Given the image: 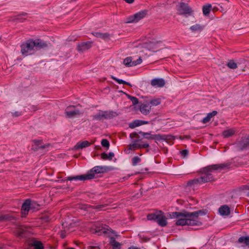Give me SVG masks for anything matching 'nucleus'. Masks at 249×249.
Masks as SVG:
<instances>
[{
	"mask_svg": "<svg viewBox=\"0 0 249 249\" xmlns=\"http://www.w3.org/2000/svg\"><path fill=\"white\" fill-rule=\"evenodd\" d=\"M140 161L141 159L138 156H135L132 159V164L133 166H136Z\"/></svg>",
	"mask_w": 249,
	"mask_h": 249,
	"instance_id": "nucleus-37",
	"label": "nucleus"
},
{
	"mask_svg": "<svg viewBox=\"0 0 249 249\" xmlns=\"http://www.w3.org/2000/svg\"><path fill=\"white\" fill-rule=\"evenodd\" d=\"M142 124V121L141 120H136L132 123H131L129 126L131 128H134L136 127L139 126Z\"/></svg>",
	"mask_w": 249,
	"mask_h": 249,
	"instance_id": "nucleus-29",
	"label": "nucleus"
},
{
	"mask_svg": "<svg viewBox=\"0 0 249 249\" xmlns=\"http://www.w3.org/2000/svg\"><path fill=\"white\" fill-rule=\"evenodd\" d=\"M165 84V82L163 78H155L151 81V85L157 88L163 87Z\"/></svg>",
	"mask_w": 249,
	"mask_h": 249,
	"instance_id": "nucleus-16",
	"label": "nucleus"
},
{
	"mask_svg": "<svg viewBox=\"0 0 249 249\" xmlns=\"http://www.w3.org/2000/svg\"><path fill=\"white\" fill-rule=\"evenodd\" d=\"M142 124H147L148 123V122L142 121Z\"/></svg>",
	"mask_w": 249,
	"mask_h": 249,
	"instance_id": "nucleus-54",
	"label": "nucleus"
},
{
	"mask_svg": "<svg viewBox=\"0 0 249 249\" xmlns=\"http://www.w3.org/2000/svg\"><path fill=\"white\" fill-rule=\"evenodd\" d=\"M83 112L76 109L74 106H69L65 109V114L67 117L72 118L83 114Z\"/></svg>",
	"mask_w": 249,
	"mask_h": 249,
	"instance_id": "nucleus-8",
	"label": "nucleus"
},
{
	"mask_svg": "<svg viewBox=\"0 0 249 249\" xmlns=\"http://www.w3.org/2000/svg\"><path fill=\"white\" fill-rule=\"evenodd\" d=\"M140 237H141V240L143 242H146L150 240V238H149L148 237L144 236H141Z\"/></svg>",
	"mask_w": 249,
	"mask_h": 249,
	"instance_id": "nucleus-46",
	"label": "nucleus"
},
{
	"mask_svg": "<svg viewBox=\"0 0 249 249\" xmlns=\"http://www.w3.org/2000/svg\"><path fill=\"white\" fill-rule=\"evenodd\" d=\"M128 98L131 101L133 105H137L138 104V99L135 97L131 96L129 95H127Z\"/></svg>",
	"mask_w": 249,
	"mask_h": 249,
	"instance_id": "nucleus-40",
	"label": "nucleus"
},
{
	"mask_svg": "<svg viewBox=\"0 0 249 249\" xmlns=\"http://www.w3.org/2000/svg\"><path fill=\"white\" fill-rule=\"evenodd\" d=\"M204 26L203 25H201L198 24H196L193 26H191L190 28V29L192 32H200L204 29Z\"/></svg>",
	"mask_w": 249,
	"mask_h": 249,
	"instance_id": "nucleus-26",
	"label": "nucleus"
},
{
	"mask_svg": "<svg viewBox=\"0 0 249 249\" xmlns=\"http://www.w3.org/2000/svg\"><path fill=\"white\" fill-rule=\"evenodd\" d=\"M152 140H165L166 139V136L165 135H162L161 134H155L153 135V137L152 138Z\"/></svg>",
	"mask_w": 249,
	"mask_h": 249,
	"instance_id": "nucleus-30",
	"label": "nucleus"
},
{
	"mask_svg": "<svg viewBox=\"0 0 249 249\" xmlns=\"http://www.w3.org/2000/svg\"><path fill=\"white\" fill-rule=\"evenodd\" d=\"M29 249H44L42 243L39 241L33 240L29 244Z\"/></svg>",
	"mask_w": 249,
	"mask_h": 249,
	"instance_id": "nucleus-15",
	"label": "nucleus"
},
{
	"mask_svg": "<svg viewBox=\"0 0 249 249\" xmlns=\"http://www.w3.org/2000/svg\"><path fill=\"white\" fill-rule=\"evenodd\" d=\"M65 236L64 234H63L62 233L61 234V237H62V238H64V237H65Z\"/></svg>",
	"mask_w": 249,
	"mask_h": 249,
	"instance_id": "nucleus-55",
	"label": "nucleus"
},
{
	"mask_svg": "<svg viewBox=\"0 0 249 249\" xmlns=\"http://www.w3.org/2000/svg\"><path fill=\"white\" fill-rule=\"evenodd\" d=\"M110 244L112 246L113 249H120L121 248V244L117 242L113 237L110 239Z\"/></svg>",
	"mask_w": 249,
	"mask_h": 249,
	"instance_id": "nucleus-24",
	"label": "nucleus"
},
{
	"mask_svg": "<svg viewBox=\"0 0 249 249\" xmlns=\"http://www.w3.org/2000/svg\"><path fill=\"white\" fill-rule=\"evenodd\" d=\"M111 78L112 79H113L114 80H115V81H116L117 82H118V83L121 84H124V83H126V81L123 80H122V79H118L116 77H114L113 76H111Z\"/></svg>",
	"mask_w": 249,
	"mask_h": 249,
	"instance_id": "nucleus-41",
	"label": "nucleus"
},
{
	"mask_svg": "<svg viewBox=\"0 0 249 249\" xmlns=\"http://www.w3.org/2000/svg\"><path fill=\"white\" fill-rule=\"evenodd\" d=\"M102 159L104 160H111L114 156V153L110 152L108 154L106 153H102L101 154Z\"/></svg>",
	"mask_w": 249,
	"mask_h": 249,
	"instance_id": "nucleus-25",
	"label": "nucleus"
},
{
	"mask_svg": "<svg viewBox=\"0 0 249 249\" xmlns=\"http://www.w3.org/2000/svg\"><path fill=\"white\" fill-rule=\"evenodd\" d=\"M147 218L148 220L156 221L159 226L162 227L166 226L167 224V218L164 215V213L161 211L148 214Z\"/></svg>",
	"mask_w": 249,
	"mask_h": 249,
	"instance_id": "nucleus-6",
	"label": "nucleus"
},
{
	"mask_svg": "<svg viewBox=\"0 0 249 249\" xmlns=\"http://www.w3.org/2000/svg\"><path fill=\"white\" fill-rule=\"evenodd\" d=\"M217 114V112L216 111H213L212 112L209 113L207 116L203 119L202 122L204 124L208 123L213 117L215 116Z\"/></svg>",
	"mask_w": 249,
	"mask_h": 249,
	"instance_id": "nucleus-23",
	"label": "nucleus"
},
{
	"mask_svg": "<svg viewBox=\"0 0 249 249\" xmlns=\"http://www.w3.org/2000/svg\"><path fill=\"white\" fill-rule=\"evenodd\" d=\"M92 34L95 37L103 39H108L109 37V34L107 33H102L100 32H93Z\"/></svg>",
	"mask_w": 249,
	"mask_h": 249,
	"instance_id": "nucleus-21",
	"label": "nucleus"
},
{
	"mask_svg": "<svg viewBox=\"0 0 249 249\" xmlns=\"http://www.w3.org/2000/svg\"><path fill=\"white\" fill-rule=\"evenodd\" d=\"M180 152L181 155L183 157H186L188 154V151L186 149L183 150Z\"/></svg>",
	"mask_w": 249,
	"mask_h": 249,
	"instance_id": "nucleus-47",
	"label": "nucleus"
},
{
	"mask_svg": "<svg viewBox=\"0 0 249 249\" xmlns=\"http://www.w3.org/2000/svg\"><path fill=\"white\" fill-rule=\"evenodd\" d=\"M101 144L103 147H105L107 149L109 148L110 145L107 139H103L101 141Z\"/></svg>",
	"mask_w": 249,
	"mask_h": 249,
	"instance_id": "nucleus-39",
	"label": "nucleus"
},
{
	"mask_svg": "<svg viewBox=\"0 0 249 249\" xmlns=\"http://www.w3.org/2000/svg\"><path fill=\"white\" fill-rule=\"evenodd\" d=\"M177 6V11L180 15H184L187 17L191 15L193 13V10L188 4L185 2H180Z\"/></svg>",
	"mask_w": 249,
	"mask_h": 249,
	"instance_id": "nucleus-7",
	"label": "nucleus"
},
{
	"mask_svg": "<svg viewBox=\"0 0 249 249\" xmlns=\"http://www.w3.org/2000/svg\"><path fill=\"white\" fill-rule=\"evenodd\" d=\"M16 214L15 213H5L1 214L0 215V221L4 222V221H15L16 220Z\"/></svg>",
	"mask_w": 249,
	"mask_h": 249,
	"instance_id": "nucleus-13",
	"label": "nucleus"
},
{
	"mask_svg": "<svg viewBox=\"0 0 249 249\" xmlns=\"http://www.w3.org/2000/svg\"><path fill=\"white\" fill-rule=\"evenodd\" d=\"M212 8V5L211 4H208L204 5L203 7V13L205 16H207L209 14Z\"/></svg>",
	"mask_w": 249,
	"mask_h": 249,
	"instance_id": "nucleus-28",
	"label": "nucleus"
},
{
	"mask_svg": "<svg viewBox=\"0 0 249 249\" xmlns=\"http://www.w3.org/2000/svg\"><path fill=\"white\" fill-rule=\"evenodd\" d=\"M49 145H50V144H49L41 145L40 146H36L34 145H33V149L35 151H37L40 149H45L46 148H47L49 146Z\"/></svg>",
	"mask_w": 249,
	"mask_h": 249,
	"instance_id": "nucleus-38",
	"label": "nucleus"
},
{
	"mask_svg": "<svg viewBox=\"0 0 249 249\" xmlns=\"http://www.w3.org/2000/svg\"><path fill=\"white\" fill-rule=\"evenodd\" d=\"M90 145V143L87 141H84L81 142H78L74 146V149L76 150H79L89 146Z\"/></svg>",
	"mask_w": 249,
	"mask_h": 249,
	"instance_id": "nucleus-19",
	"label": "nucleus"
},
{
	"mask_svg": "<svg viewBox=\"0 0 249 249\" xmlns=\"http://www.w3.org/2000/svg\"><path fill=\"white\" fill-rule=\"evenodd\" d=\"M95 232L98 233V235H101L102 233H106L107 231L103 227H102L101 228H100V227H97L95 230Z\"/></svg>",
	"mask_w": 249,
	"mask_h": 249,
	"instance_id": "nucleus-36",
	"label": "nucleus"
},
{
	"mask_svg": "<svg viewBox=\"0 0 249 249\" xmlns=\"http://www.w3.org/2000/svg\"><path fill=\"white\" fill-rule=\"evenodd\" d=\"M160 102L161 101L160 99L155 98L151 100L149 102V104H150L151 106H156L160 105Z\"/></svg>",
	"mask_w": 249,
	"mask_h": 249,
	"instance_id": "nucleus-31",
	"label": "nucleus"
},
{
	"mask_svg": "<svg viewBox=\"0 0 249 249\" xmlns=\"http://www.w3.org/2000/svg\"><path fill=\"white\" fill-rule=\"evenodd\" d=\"M206 210H201L194 212L183 211L181 212H173L170 214L171 218H177L176 224L178 226H200L202 223L199 221L198 217L205 215L207 213Z\"/></svg>",
	"mask_w": 249,
	"mask_h": 249,
	"instance_id": "nucleus-1",
	"label": "nucleus"
},
{
	"mask_svg": "<svg viewBox=\"0 0 249 249\" xmlns=\"http://www.w3.org/2000/svg\"><path fill=\"white\" fill-rule=\"evenodd\" d=\"M35 204V202L31 201L30 199L25 201L21 207V213L23 216H25L28 214L29 210L33 208Z\"/></svg>",
	"mask_w": 249,
	"mask_h": 249,
	"instance_id": "nucleus-10",
	"label": "nucleus"
},
{
	"mask_svg": "<svg viewBox=\"0 0 249 249\" xmlns=\"http://www.w3.org/2000/svg\"><path fill=\"white\" fill-rule=\"evenodd\" d=\"M138 137V134L136 132L132 133L130 134V137L131 138H137Z\"/></svg>",
	"mask_w": 249,
	"mask_h": 249,
	"instance_id": "nucleus-48",
	"label": "nucleus"
},
{
	"mask_svg": "<svg viewBox=\"0 0 249 249\" xmlns=\"http://www.w3.org/2000/svg\"><path fill=\"white\" fill-rule=\"evenodd\" d=\"M197 178L189 180L187 183V186H192L195 184H199Z\"/></svg>",
	"mask_w": 249,
	"mask_h": 249,
	"instance_id": "nucleus-32",
	"label": "nucleus"
},
{
	"mask_svg": "<svg viewBox=\"0 0 249 249\" xmlns=\"http://www.w3.org/2000/svg\"><path fill=\"white\" fill-rule=\"evenodd\" d=\"M12 115L13 117H18L21 115V112L19 111H15L14 112H12Z\"/></svg>",
	"mask_w": 249,
	"mask_h": 249,
	"instance_id": "nucleus-45",
	"label": "nucleus"
},
{
	"mask_svg": "<svg viewBox=\"0 0 249 249\" xmlns=\"http://www.w3.org/2000/svg\"><path fill=\"white\" fill-rule=\"evenodd\" d=\"M91 248H93L94 247H92V246H90V247Z\"/></svg>",
	"mask_w": 249,
	"mask_h": 249,
	"instance_id": "nucleus-57",
	"label": "nucleus"
},
{
	"mask_svg": "<svg viewBox=\"0 0 249 249\" xmlns=\"http://www.w3.org/2000/svg\"><path fill=\"white\" fill-rule=\"evenodd\" d=\"M236 130L234 128L227 129L222 132V136L224 138H229L232 136L235 133Z\"/></svg>",
	"mask_w": 249,
	"mask_h": 249,
	"instance_id": "nucleus-20",
	"label": "nucleus"
},
{
	"mask_svg": "<svg viewBox=\"0 0 249 249\" xmlns=\"http://www.w3.org/2000/svg\"><path fill=\"white\" fill-rule=\"evenodd\" d=\"M128 249H141L140 248H138V247H136L135 246H131V247H129L128 248Z\"/></svg>",
	"mask_w": 249,
	"mask_h": 249,
	"instance_id": "nucleus-50",
	"label": "nucleus"
},
{
	"mask_svg": "<svg viewBox=\"0 0 249 249\" xmlns=\"http://www.w3.org/2000/svg\"><path fill=\"white\" fill-rule=\"evenodd\" d=\"M238 148L242 151L249 148V136L242 139L238 144Z\"/></svg>",
	"mask_w": 249,
	"mask_h": 249,
	"instance_id": "nucleus-14",
	"label": "nucleus"
},
{
	"mask_svg": "<svg viewBox=\"0 0 249 249\" xmlns=\"http://www.w3.org/2000/svg\"><path fill=\"white\" fill-rule=\"evenodd\" d=\"M139 133L142 135L145 138L148 140H152V138L153 137V135L150 133L143 132L142 131H140Z\"/></svg>",
	"mask_w": 249,
	"mask_h": 249,
	"instance_id": "nucleus-35",
	"label": "nucleus"
},
{
	"mask_svg": "<svg viewBox=\"0 0 249 249\" xmlns=\"http://www.w3.org/2000/svg\"><path fill=\"white\" fill-rule=\"evenodd\" d=\"M142 62V59L140 57L138 59L135 61L132 60V57H127L124 60V64L126 67H132L141 64Z\"/></svg>",
	"mask_w": 249,
	"mask_h": 249,
	"instance_id": "nucleus-11",
	"label": "nucleus"
},
{
	"mask_svg": "<svg viewBox=\"0 0 249 249\" xmlns=\"http://www.w3.org/2000/svg\"><path fill=\"white\" fill-rule=\"evenodd\" d=\"M151 107V106L149 104H143L141 105L140 110L143 114L147 115L149 113Z\"/></svg>",
	"mask_w": 249,
	"mask_h": 249,
	"instance_id": "nucleus-18",
	"label": "nucleus"
},
{
	"mask_svg": "<svg viewBox=\"0 0 249 249\" xmlns=\"http://www.w3.org/2000/svg\"><path fill=\"white\" fill-rule=\"evenodd\" d=\"M227 66L229 68L232 69H234L237 68V64L232 60L229 61L227 64Z\"/></svg>",
	"mask_w": 249,
	"mask_h": 249,
	"instance_id": "nucleus-33",
	"label": "nucleus"
},
{
	"mask_svg": "<svg viewBox=\"0 0 249 249\" xmlns=\"http://www.w3.org/2000/svg\"><path fill=\"white\" fill-rule=\"evenodd\" d=\"M239 243H244L246 246L249 247V237L247 236L240 237L238 240Z\"/></svg>",
	"mask_w": 249,
	"mask_h": 249,
	"instance_id": "nucleus-27",
	"label": "nucleus"
},
{
	"mask_svg": "<svg viewBox=\"0 0 249 249\" xmlns=\"http://www.w3.org/2000/svg\"><path fill=\"white\" fill-rule=\"evenodd\" d=\"M124 84L128 85V86H131V87L132 86V85H131L130 83H129L128 82H126V83H124Z\"/></svg>",
	"mask_w": 249,
	"mask_h": 249,
	"instance_id": "nucleus-53",
	"label": "nucleus"
},
{
	"mask_svg": "<svg viewBox=\"0 0 249 249\" xmlns=\"http://www.w3.org/2000/svg\"><path fill=\"white\" fill-rule=\"evenodd\" d=\"M33 142H34V145L36 146H40L41 145H42V140H35L33 141Z\"/></svg>",
	"mask_w": 249,
	"mask_h": 249,
	"instance_id": "nucleus-43",
	"label": "nucleus"
},
{
	"mask_svg": "<svg viewBox=\"0 0 249 249\" xmlns=\"http://www.w3.org/2000/svg\"><path fill=\"white\" fill-rule=\"evenodd\" d=\"M107 167L102 166H96L89 171L87 174L75 177L70 176L67 179L70 181L73 180H86L93 179L95 178V174L103 173L107 170Z\"/></svg>",
	"mask_w": 249,
	"mask_h": 249,
	"instance_id": "nucleus-4",
	"label": "nucleus"
},
{
	"mask_svg": "<svg viewBox=\"0 0 249 249\" xmlns=\"http://www.w3.org/2000/svg\"><path fill=\"white\" fill-rule=\"evenodd\" d=\"M139 141V140L134 141L133 143L130 145L129 149L132 150L135 148H140L139 146L141 145V144L137 143Z\"/></svg>",
	"mask_w": 249,
	"mask_h": 249,
	"instance_id": "nucleus-34",
	"label": "nucleus"
},
{
	"mask_svg": "<svg viewBox=\"0 0 249 249\" xmlns=\"http://www.w3.org/2000/svg\"><path fill=\"white\" fill-rule=\"evenodd\" d=\"M105 207V205H99L93 206L92 208L95 209H98V210H101Z\"/></svg>",
	"mask_w": 249,
	"mask_h": 249,
	"instance_id": "nucleus-44",
	"label": "nucleus"
},
{
	"mask_svg": "<svg viewBox=\"0 0 249 249\" xmlns=\"http://www.w3.org/2000/svg\"><path fill=\"white\" fill-rule=\"evenodd\" d=\"M26 229L23 226H20L16 230L17 234L20 237H24L25 236Z\"/></svg>",
	"mask_w": 249,
	"mask_h": 249,
	"instance_id": "nucleus-22",
	"label": "nucleus"
},
{
	"mask_svg": "<svg viewBox=\"0 0 249 249\" xmlns=\"http://www.w3.org/2000/svg\"><path fill=\"white\" fill-rule=\"evenodd\" d=\"M68 177H68L67 178H66V179H62V180H60L59 181H60V182H64V181H65V180H69L68 179H67V178H68Z\"/></svg>",
	"mask_w": 249,
	"mask_h": 249,
	"instance_id": "nucleus-52",
	"label": "nucleus"
},
{
	"mask_svg": "<svg viewBox=\"0 0 249 249\" xmlns=\"http://www.w3.org/2000/svg\"><path fill=\"white\" fill-rule=\"evenodd\" d=\"M27 15V13H22L20 14L17 16L16 19L19 20H20L21 21H23V18H22V16H25ZM25 18H24L25 19Z\"/></svg>",
	"mask_w": 249,
	"mask_h": 249,
	"instance_id": "nucleus-42",
	"label": "nucleus"
},
{
	"mask_svg": "<svg viewBox=\"0 0 249 249\" xmlns=\"http://www.w3.org/2000/svg\"><path fill=\"white\" fill-rule=\"evenodd\" d=\"M92 45V42H81L77 44V50L79 52H84L90 49Z\"/></svg>",
	"mask_w": 249,
	"mask_h": 249,
	"instance_id": "nucleus-12",
	"label": "nucleus"
},
{
	"mask_svg": "<svg viewBox=\"0 0 249 249\" xmlns=\"http://www.w3.org/2000/svg\"><path fill=\"white\" fill-rule=\"evenodd\" d=\"M118 115V114L112 110H99L96 114L92 115L93 121L103 122L104 120H110Z\"/></svg>",
	"mask_w": 249,
	"mask_h": 249,
	"instance_id": "nucleus-5",
	"label": "nucleus"
},
{
	"mask_svg": "<svg viewBox=\"0 0 249 249\" xmlns=\"http://www.w3.org/2000/svg\"><path fill=\"white\" fill-rule=\"evenodd\" d=\"M231 164L230 163H224L217 164H213L204 167L202 169L203 175L200 177L198 178L199 184L208 182L213 180V177L212 174L210 173L212 170L221 171L230 168Z\"/></svg>",
	"mask_w": 249,
	"mask_h": 249,
	"instance_id": "nucleus-3",
	"label": "nucleus"
},
{
	"mask_svg": "<svg viewBox=\"0 0 249 249\" xmlns=\"http://www.w3.org/2000/svg\"><path fill=\"white\" fill-rule=\"evenodd\" d=\"M219 213L223 216H228L230 214V208L226 205L221 206L218 210Z\"/></svg>",
	"mask_w": 249,
	"mask_h": 249,
	"instance_id": "nucleus-17",
	"label": "nucleus"
},
{
	"mask_svg": "<svg viewBox=\"0 0 249 249\" xmlns=\"http://www.w3.org/2000/svg\"><path fill=\"white\" fill-rule=\"evenodd\" d=\"M50 44L40 39H30L21 44V53L22 55L27 56L34 53L37 50L48 47Z\"/></svg>",
	"mask_w": 249,
	"mask_h": 249,
	"instance_id": "nucleus-2",
	"label": "nucleus"
},
{
	"mask_svg": "<svg viewBox=\"0 0 249 249\" xmlns=\"http://www.w3.org/2000/svg\"><path fill=\"white\" fill-rule=\"evenodd\" d=\"M149 145L148 143H143L141 144V145L139 146L140 148H148L149 147Z\"/></svg>",
	"mask_w": 249,
	"mask_h": 249,
	"instance_id": "nucleus-49",
	"label": "nucleus"
},
{
	"mask_svg": "<svg viewBox=\"0 0 249 249\" xmlns=\"http://www.w3.org/2000/svg\"><path fill=\"white\" fill-rule=\"evenodd\" d=\"M49 218H48V217L46 218V219H45V221H49Z\"/></svg>",
	"mask_w": 249,
	"mask_h": 249,
	"instance_id": "nucleus-56",
	"label": "nucleus"
},
{
	"mask_svg": "<svg viewBox=\"0 0 249 249\" xmlns=\"http://www.w3.org/2000/svg\"><path fill=\"white\" fill-rule=\"evenodd\" d=\"M126 2L131 4L134 2L135 0H124Z\"/></svg>",
	"mask_w": 249,
	"mask_h": 249,
	"instance_id": "nucleus-51",
	"label": "nucleus"
},
{
	"mask_svg": "<svg viewBox=\"0 0 249 249\" xmlns=\"http://www.w3.org/2000/svg\"><path fill=\"white\" fill-rule=\"evenodd\" d=\"M147 14V10H142L133 16H130L127 18V23L137 22L143 18H144Z\"/></svg>",
	"mask_w": 249,
	"mask_h": 249,
	"instance_id": "nucleus-9",
	"label": "nucleus"
}]
</instances>
